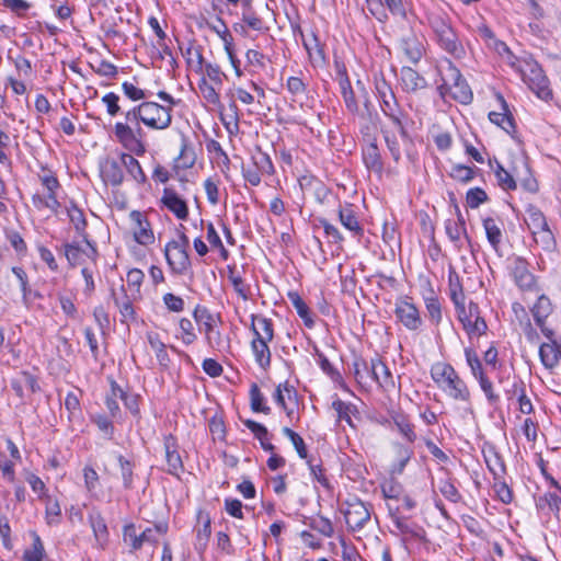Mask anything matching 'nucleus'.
Returning a JSON list of instances; mask_svg holds the SVG:
<instances>
[{"label": "nucleus", "mask_w": 561, "mask_h": 561, "mask_svg": "<svg viewBox=\"0 0 561 561\" xmlns=\"http://www.w3.org/2000/svg\"><path fill=\"white\" fill-rule=\"evenodd\" d=\"M431 377L435 385L449 398L460 402L470 401V390L455 368L445 362L434 363Z\"/></svg>", "instance_id": "1"}, {"label": "nucleus", "mask_w": 561, "mask_h": 561, "mask_svg": "<svg viewBox=\"0 0 561 561\" xmlns=\"http://www.w3.org/2000/svg\"><path fill=\"white\" fill-rule=\"evenodd\" d=\"M528 85V88L541 100L551 98L549 81L540 65L528 54L519 56L512 67Z\"/></svg>", "instance_id": "2"}, {"label": "nucleus", "mask_w": 561, "mask_h": 561, "mask_svg": "<svg viewBox=\"0 0 561 561\" xmlns=\"http://www.w3.org/2000/svg\"><path fill=\"white\" fill-rule=\"evenodd\" d=\"M440 75L443 82L439 85V91L443 96H449L461 104H469L472 101L470 87L450 60H446V66L440 69Z\"/></svg>", "instance_id": "3"}, {"label": "nucleus", "mask_w": 561, "mask_h": 561, "mask_svg": "<svg viewBox=\"0 0 561 561\" xmlns=\"http://www.w3.org/2000/svg\"><path fill=\"white\" fill-rule=\"evenodd\" d=\"M190 240L185 232L179 231L178 238L170 240L164 247V257L173 274L183 275L191 267L187 252Z\"/></svg>", "instance_id": "4"}, {"label": "nucleus", "mask_w": 561, "mask_h": 561, "mask_svg": "<svg viewBox=\"0 0 561 561\" xmlns=\"http://www.w3.org/2000/svg\"><path fill=\"white\" fill-rule=\"evenodd\" d=\"M116 140L130 153L144 156L146 146L141 140V128L134 129L129 124L116 122L114 125Z\"/></svg>", "instance_id": "5"}, {"label": "nucleus", "mask_w": 561, "mask_h": 561, "mask_svg": "<svg viewBox=\"0 0 561 561\" xmlns=\"http://www.w3.org/2000/svg\"><path fill=\"white\" fill-rule=\"evenodd\" d=\"M142 124L154 130H164L172 123L171 108L157 102H142Z\"/></svg>", "instance_id": "6"}, {"label": "nucleus", "mask_w": 561, "mask_h": 561, "mask_svg": "<svg viewBox=\"0 0 561 561\" xmlns=\"http://www.w3.org/2000/svg\"><path fill=\"white\" fill-rule=\"evenodd\" d=\"M457 317L470 337H479L483 335L488 329L484 319L480 316L478 305L472 301H470L468 306L457 310Z\"/></svg>", "instance_id": "7"}, {"label": "nucleus", "mask_w": 561, "mask_h": 561, "mask_svg": "<svg viewBox=\"0 0 561 561\" xmlns=\"http://www.w3.org/2000/svg\"><path fill=\"white\" fill-rule=\"evenodd\" d=\"M64 252L71 266H89L90 263L93 265L96 263L98 251L88 240H84L82 244L65 243Z\"/></svg>", "instance_id": "8"}, {"label": "nucleus", "mask_w": 561, "mask_h": 561, "mask_svg": "<svg viewBox=\"0 0 561 561\" xmlns=\"http://www.w3.org/2000/svg\"><path fill=\"white\" fill-rule=\"evenodd\" d=\"M394 314L397 320L410 331H416L423 324L420 311L410 297L397 299Z\"/></svg>", "instance_id": "9"}, {"label": "nucleus", "mask_w": 561, "mask_h": 561, "mask_svg": "<svg viewBox=\"0 0 561 561\" xmlns=\"http://www.w3.org/2000/svg\"><path fill=\"white\" fill-rule=\"evenodd\" d=\"M344 517L350 530L358 531L370 522V508L360 500L352 499L345 503Z\"/></svg>", "instance_id": "10"}, {"label": "nucleus", "mask_w": 561, "mask_h": 561, "mask_svg": "<svg viewBox=\"0 0 561 561\" xmlns=\"http://www.w3.org/2000/svg\"><path fill=\"white\" fill-rule=\"evenodd\" d=\"M123 541L129 547V552L134 553L142 548L145 543H156L157 538L153 536V529L147 527L138 531L135 524L129 523L123 527Z\"/></svg>", "instance_id": "11"}, {"label": "nucleus", "mask_w": 561, "mask_h": 561, "mask_svg": "<svg viewBox=\"0 0 561 561\" xmlns=\"http://www.w3.org/2000/svg\"><path fill=\"white\" fill-rule=\"evenodd\" d=\"M134 240L140 245H150L154 242V233L147 217L139 210L129 214Z\"/></svg>", "instance_id": "12"}, {"label": "nucleus", "mask_w": 561, "mask_h": 561, "mask_svg": "<svg viewBox=\"0 0 561 561\" xmlns=\"http://www.w3.org/2000/svg\"><path fill=\"white\" fill-rule=\"evenodd\" d=\"M445 232L458 251H461L466 244L468 247L471 245V240L467 233L465 218L459 210L457 211V219H446Z\"/></svg>", "instance_id": "13"}, {"label": "nucleus", "mask_w": 561, "mask_h": 561, "mask_svg": "<svg viewBox=\"0 0 561 561\" xmlns=\"http://www.w3.org/2000/svg\"><path fill=\"white\" fill-rule=\"evenodd\" d=\"M386 5L390 13L394 16L405 18V7L401 0H368V9L370 13L380 22L387 20V14L382 7Z\"/></svg>", "instance_id": "14"}, {"label": "nucleus", "mask_w": 561, "mask_h": 561, "mask_svg": "<svg viewBox=\"0 0 561 561\" xmlns=\"http://www.w3.org/2000/svg\"><path fill=\"white\" fill-rule=\"evenodd\" d=\"M101 178L105 184L118 186L124 180L122 153L117 158H108L101 163Z\"/></svg>", "instance_id": "15"}, {"label": "nucleus", "mask_w": 561, "mask_h": 561, "mask_svg": "<svg viewBox=\"0 0 561 561\" xmlns=\"http://www.w3.org/2000/svg\"><path fill=\"white\" fill-rule=\"evenodd\" d=\"M434 41L444 51L454 58L462 59L466 57V48L453 27Z\"/></svg>", "instance_id": "16"}, {"label": "nucleus", "mask_w": 561, "mask_h": 561, "mask_svg": "<svg viewBox=\"0 0 561 561\" xmlns=\"http://www.w3.org/2000/svg\"><path fill=\"white\" fill-rule=\"evenodd\" d=\"M275 402L286 412L289 419L294 417V405L297 404V391L288 382L279 383L274 391Z\"/></svg>", "instance_id": "17"}, {"label": "nucleus", "mask_w": 561, "mask_h": 561, "mask_svg": "<svg viewBox=\"0 0 561 561\" xmlns=\"http://www.w3.org/2000/svg\"><path fill=\"white\" fill-rule=\"evenodd\" d=\"M370 373L371 381H375L385 391H391L394 389L396 385L392 374L379 357L371 358Z\"/></svg>", "instance_id": "18"}, {"label": "nucleus", "mask_w": 561, "mask_h": 561, "mask_svg": "<svg viewBox=\"0 0 561 561\" xmlns=\"http://www.w3.org/2000/svg\"><path fill=\"white\" fill-rule=\"evenodd\" d=\"M401 49L411 62L417 64L425 53L424 37L411 32L401 39Z\"/></svg>", "instance_id": "19"}, {"label": "nucleus", "mask_w": 561, "mask_h": 561, "mask_svg": "<svg viewBox=\"0 0 561 561\" xmlns=\"http://www.w3.org/2000/svg\"><path fill=\"white\" fill-rule=\"evenodd\" d=\"M381 111L391 121L392 126L398 130L401 139L407 142L409 137L403 124L405 115L397 100L383 101L381 103Z\"/></svg>", "instance_id": "20"}, {"label": "nucleus", "mask_w": 561, "mask_h": 561, "mask_svg": "<svg viewBox=\"0 0 561 561\" xmlns=\"http://www.w3.org/2000/svg\"><path fill=\"white\" fill-rule=\"evenodd\" d=\"M161 203L178 219L185 220L188 216V207L186 202L172 188H164Z\"/></svg>", "instance_id": "21"}, {"label": "nucleus", "mask_w": 561, "mask_h": 561, "mask_svg": "<svg viewBox=\"0 0 561 561\" xmlns=\"http://www.w3.org/2000/svg\"><path fill=\"white\" fill-rule=\"evenodd\" d=\"M425 20L433 32V39L453 27L448 14L437 8L428 9L425 13Z\"/></svg>", "instance_id": "22"}, {"label": "nucleus", "mask_w": 561, "mask_h": 561, "mask_svg": "<svg viewBox=\"0 0 561 561\" xmlns=\"http://www.w3.org/2000/svg\"><path fill=\"white\" fill-rule=\"evenodd\" d=\"M89 524L95 539V546L104 549L108 542V529L100 511L92 510L90 512Z\"/></svg>", "instance_id": "23"}, {"label": "nucleus", "mask_w": 561, "mask_h": 561, "mask_svg": "<svg viewBox=\"0 0 561 561\" xmlns=\"http://www.w3.org/2000/svg\"><path fill=\"white\" fill-rule=\"evenodd\" d=\"M512 275L514 282L522 290H531L536 285L535 276L529 272L527 262L520 257L514 261Z\"/></svg>", "instance_id": "24"}, {"label": "nucleus", "mask_w": 561, "mask_h": 561, "mask_svg": "<svg viewBox=\"0 0 561 561\" xmlns=\"http://www.w3.org/2000/svg\"><path fill=\"white\" fill-rule=\"evenodd\" d=\"M393 526L397 529V533L402 536L403 541L417 539L421 540L424 538L425 531L424 529L415 524L410 522L408 518L393 516L392 517Z\"/></svg>", "instance_id": "25"}, {"label": "nucleus", "mask_w": 561, "mask_h": 561, "mask_svg": "<svg viewBox=\"0 0 561 561\" xmlns=\"http://www.w3.org/2000/svg\"><path fill=\"white\" fill-rule=\"evenodd\" d=\"M41 183L43 187L46 190L47 199L45 201L47 209L51 211H57L60 204L57 199L56 191L59 188V182L56 176L51 174L50 171L45 172L43 175H39Z\"/></svg>", "instance_id": "26"}, {"label": "nucleus", "mask_w": 561, "mask_h": 561, "mask_svg": "<svg viewBox=\"0 0 561 561\" xmlns=\"http://www.w3.org/2000/svg\"><path fill=\"white\" fill-rule=\"evenodd\" d=\"M251 330L256 340L270 341L274 339L273 323L263 316L251 314Z\"/></svg>", "instance_id": "27"}, {"label": "nucleus", "mask_w": 561, "mask_h": 561, "mask_svg": "<svg viewBox=\"0 0 561 561\" xmlns=\"http://www.w3.org/2000/svg\"><path fill=\"white\" fill-rule=\"evenodd\" d=\"M400 82L404 91L415 92L426 87V80L413 68L402 67L400 70Z\"/></svg>", "instance_id": "28"}, {"label": "nucleus", "mask_w": 561, "mask_h": 561, "mask_svg": "<svg viewBox=\"0 0 561 561\" xmlns=\"http://www.w3.org/2000/svg\"><path fill=\"white\" fill-rule=\"evenodd\" d=\"M539 357L542 365L552 370L561 360V346L557 342L542 343L539 347Z\"/></svg>", "instance_id": "29"}, {"label": "nucleus", "mask_w": 561, "mask_h": 561, "mask_svg": "<svg viewBox=\"0 0 561 561\" xmlns=\"http://www.w3.org/2000/svg\"><path fill=\"white\" fill-rule=\"evenodd\" d=\"M168 472L179 477L183 472L182 458L176 449L175 442L169 437L164 442Z\"/></svg>", "instance_id": "30"}, {"label": "nucleus", "mask_w": 561, "mask_h": 561, "mask_svg": "<svg viewBox=\"0 0 561 561\" xmlns=\"http://www.w3.org/2000/svg\"><path fill=\"white\" fill-rule=\"evenodd\" d=\"M503 112H490L489 119L494 125L501 127L507 134H512L515 130V124L512 115L508 113L507 104L505 100L499 96Z\"/></svg>", "instance_id": "31"}, {"label": "nucleus", "mask_w": 561, "mask_h": 561, "mask_svg": "<svg viewBox=\"0 0 561 561\" xmlns=\"http://www.w3.org/2000/svg\"><path fill=\"white\" fill-rule=\"evenodd\" d=\"M270 341L256 340L251 341V350L254 355L255 363L264 370L271 366V350L268 346Z\"/></svg>", "instance_id": "32"}, {"label": "nucleus", "mask_w": 561, "mask_h": 561, "mask_svg": "<svg viewBox=\"0 0 561 561\" xmlns=\"http://www.w3.org/2000/svg\"><path fill=\"white\" fill-rule=\"evenodd\" d=\"M193 316L198 324L199 332L204 334L211 333V330L217 327V318L204 307H196Z\"/></svg>", "instance_id": "33"}, {"label": "nucleus", "mask_w": 561, "mask_h": 561, "mask_svg": "<svg viewBox=\"0 0 561 561\" xmlns=\"http://www.w3.org/2000/svg\"><path fill=\"white\" fill-rule=\"evenodd\" d=\"M339 218L343 227L353 232L354 236H360L363 233V228L359 225L351 205L340 208Z\"/></svg>", "instance_id": "34"}, {"label": "nucleus", "mask_w": 561, "mask_h": 561, "mask_svg": "<svg viewBox=\"0 0 561 561\" xmlns=\"http://www.w3.org/2000/svg\"><path fill=\"white\" fill-rule=\"evenodd\" d=\"M392 423L399 431V433L409 442L414 443L416 434L414 432V425L410 422L407 415L402 413H393L391 415Z\"/></svg>", "instance_id": "35"}, {"label": "nucleus", "mask_w": 561, "mask_h": 561, "mask_svg": "<svg viewBox=\"0 0 561 561\" xmlns=\"http://www.w3.org/2000/svg\"><path fill=\"white\" fill-rule=\"evenodd\" d=\"M123 169L133 178L137 183H144L146 175L140 167V163L130 153H122Z\"/></svg>", "instance_id": "36"}, {"label": "nucleus", "mask_w": 561, "mask_h": 561, "mask_svg": "<svg viewBox=\"0 0 561 561\" xmlns=\"http://www.w3.org/2000/svg\"><path fill=\"white\" fill-rule=\"evenodd\" d=\"M363 159L365 165L370 171L376 173H380L382 171V161L380 157L379 149L376 144H369L363 152Z\"/></svg>", "instance_id": "37"}, {"label": "nucleus", "mask_w": 561, "mask_h": 561, "mask_svg": "<svg viewBox=\"0 0 561 561\" xmlns=\"http://www.w3.org/2000/svg\"><path fill=\"white\" fill-rule=\"evenodd\" d=\"M484 460L490 472L495 477H501L505 472L504 462L494 447L483 451Z\"/></svg>", "instance_id": "38"}, {"label": "nucleus", "mask_w": 561, "mask_h": 561, "mask_svg": "<svg viewBox=\"0 0 561 561\" xmlns=\"http://www.w3.org/2000/svg\"><path fill=\"white\" fill-rule=\"evenodd\" d=\"M526 224L531 233L548 227V222L543 213L536 206H528L526 209Z\"/></svg>", "instance_id": "39"}, {"label": "nucleus", "mask_w": 561, "mask_h": 561, "mask_svg": "<svg viewBox=\"0 0 561 561\" xmlns=\"http://www.w3.org/2000/svg\"><path fill=\"white\" fill-rule=\"evenodd\" d=\"M552 311V306L548 297L541 295L534 307L531 308L533 317L538 327H542L545 320L549 317Z\"/></svg>", "instance_id": "40"}, {"label": "nucleus", "mask_w": 561, "mask_h": 561, "mask_svg": "<svg viewBox=\"0 0 561 561\" xmlns=\"http://www.w3.org/2000/svg\"><path fill=\"white\" fill-rule=\"evenodd\" d=\"M147 340L151 350L154 352L159 364L162 367H168L170 358L165 348V344L159 339V335L157 333L150 332L147 334Z\"/></svg>", "instance_id": "41"}, {"label": "nucleus", "mask_w": 561, "mask_h": 561, "mask_svg": "<svg viewBox=\"0 0 561 561\" xmlns=\"http://www.w3.org/2000/svg\"><path fill=\"white\" fill-rule=\"evenodd\" d=\"M332 408L336 412L340 421H345L351 427H355L352 416L356 415L358 412L354 404L336 399L332 402Z\"/></svg>", "instance_id": "42"}, {"label": "nucleus", "mask_w": 561, "mask_h": 561, "mask_svg": "<svg viewBox=\"0 0 561 561\" xmlns=\"http://www.w3.org/2000/svg\"><path fill=\"white\" fill-rule=\"evenodd\" d=\"M241 19L242 22L250 28L263 32L266 30L264 25V21L253 11L252 0H249V4L247 7H241Z\"/></svg>", "instance_id": "43"}, {"label": "nucleus", "mask_w": 561, "mask_h": 561, "mask_svg": "<svg viewBox=\"0 0 561 561\" xmlns=\"http://www.w3.org/2000/svg\"><path fill=\"white\" fill-rule=\"evenodd\" d=\"M483 228L491 247L497 251L503 237L500 226L495 219L489 217L483 219Z\"/></svg>", "instance_id": "44"}, {"label": "nucleus", "mask_w": 561, "mask_h": 561, "mask_svg": "<svg viewBox=\"0 0 561 561\" xmlns=\"http://www.w3.org/2000/svg\"><path fill=\"white\" fill-rule=\"evenodd\" d=\"M394 449H396L397 459L392 463L390 472L392 474H401L403 472L407 463L411 459L413 451H412V449H410L401 444H396Z\"/></svg>", "instance_id": "45"}, {"label": "nucleus", "mask_w": 561, "mask_h": 561, "mask_svg": "<svg viewBox=\"0 0 561 561\" xmlns=\"http://www.w3.org/2000/svg\"><path fill=\"white\" fill-rule=\"evenodd\" d=\"M304 46L314 64H323L325 61V55L322 46L319 43L318 37L311 34L308 38L304 39Z\"/></svg>", "instance_id": "46"}, {"label": "nucleus", "mask_w": 561, "mask_h": 561, "mask_svg": "<svg viewBox=\"0 0 561 561\" xmlns=\"http://www.w3.org/2000/svg\"><path fill=\"white\" fill-rule=\"evenodd\" d=\"M449 293L450 298L456 307V311L461 309V307H466V297L462 291L459 278L456 274L453 273L449 274Z\"/></svg>", "instance_id": "47"}, {"label": "nucleus", "mask_w": 561, "mask_h": 561, "mask_svg": "<svg viewBox=\"0 0 561 561\" xmlns=\"http://www.w3.org/2000/svg\"><path fill=\"white\" fill-rule=\"evenodd\" d=\"M288 298L296 309L298 316L305 321V324L309 328L313 325V320L310 316V310L304 299L299 296L298 293H288Z\"/></svg>", "instance_id": "48"}, {"label": "nucleus", "mask_w": 561, "mask_h": 561, "mask_svg": "<svg viewBox=\"0 0 561 561\" xmlns=\"http://www.w3.org/2000/svg\"><path fill=\"white\" fill-rule=\"evenodd\" d=\"M354 377L358 385L362 387H366L369 385V380H371L370 373V362H366L362 358L356 359L353 363Z\"/></svg>", "instance_id": "49"}, {"label": "nucleus", "mask_w": 561, "mask_h": 561, "mask_svg": "<svg viewBox=\"0 0 561 561\" xmlns=\"http://www.w3.org/2000/svg\"><path fill=\"white\" fill-rule=\"evenodd\" d=\"M228 278H229L231 285L233 286V289L236 290V293L243 300H248L249 299L250 287L243 280L241 273L237 268H234V267H229Z\"/></svg>", "instance_id": "50"}, {"label": "nucleus", "mask_w": 561, "mask_h": 561, "mask_svg": "<svg viewBox=\"0 0 561 561\" xmlns=\"http://www.w3.org/2000/svg\"><path fill=\"white\" fill-rule=\"evenodd\" d=\"M396 131L398 133V130L394 127L392 129H389L387 127L382 129L383 138L390 151V154L392 159L396 162H398L401 159V148L399 139L396 136Z\"/></svg>", "instance_id": "51"}, {"label": "nucleus", "mask_w": 561, "mask_h": 561, "mask_svg": "<svg viewBox=\"0 0 561 561\" xmlns=\"http://www.w3.org/2000/svg\"><path fill=\"white\" fill-rule=\"evenodd\" d=\"M112 394L113 397H119L134 415L139 413L137 397L126 393L115 381L112 382Z\"/></svg>", "instance_id": "52"}, {"label": "nucleus", "mask_w": 561, "mask_h": 561, "mask_svg": "<svg viewBox=\"0 0 561 561\" xmlns=\"http://www.w3.org/2000/svg\"><path fill=\"white\" fill-rule=\"evenodd\" d=\"M250 401L251 409L254 412H262L265 414H268L271 412V408L265 404V398L256 383L251 385Z\"/></svg>", "instance_id": "53"}, {"label": "nucleus", "mask_w": 561, "mask_h": 561, "mask_svg": "<svg viewBox=\"0 0 561 561\" xmlns=\"http://www.w3.org/2000/svg\"><path fill=\"white\" fill-rule=\"evenodd\" d=\"M45 551L43 542L37 534H33V543L32 546L24 551L23 560L24 561H42L44 558Z\"/></svg>", "instance_id": "54"}, {"label": "nucleus", "mask_w": 561, "mask_h": 561, "mask_svg": "<svg viewBox=\"0 0 561 561\" xmlns=\"http://www.w3.org/2000/svg\"><path fill=\"white\" fill-rule=\"evenodd\" d=\"M179 337L185 345L193 344L197 340L193 322L187 318H181L179 321Z\"/></svg>", "instance_id": "55"}, {"label": "nucleus", "mask_w": 561, "mask_h": 561, "mask_svg": "<svg viewBox=\"0 0 561 561\" xmlns=\"http://www.w3.org/2000/svg\"><path fill=\"white\" fill-rule=\"evenodd\" d=\"M252 164L255 165L264 175L274 173V165L270 156L261 150L252 154Z\"/></svg>", "instance_id": "56"}, {"label": "nucleus", "mask_w": 561, "mask_h": 561, "mask_svg": "<svg viewBox=\"0 0 561 561\" xmlns=\"http://www.w3.org/2000/svg\"><path fill=\"white\" fill-rule=\"evenodd\" d=\"M198 89L207 103L221 107L219 93L206 79L201 80Z\"/></svg>", "instance_id": "57"}, {"label": "nucleus", "mask_w": 561, "mask_h": 561, "mask_svg": "<svg viewBox=\"0 0 561 561\" xmlns=\"http://www.w3.org/2000/svg\"><path fill=\"white\" fill-rule=\"evenodd\" d=\"M45 514L48 525H57L60 522L61 510L57 500L46 496L45 499Z\"/></svg>", "instance_id": "58"}, {"label": "nucleus", "mask_w": 561, "mask_h": 561, "mask_svg": "<svg viewBox=\"0 0 561 561\" xmlns=\"http://www.w3.org/2000/svg\"><path fill=\"white\" fill-rule=\"evenodd\" d=\"M206 230H207L206 239L209 242L210 247L214 250H218L220 255L226 260L228 257V251L224 247L222 241H221L214 224L207 222Z\"/></svg>", "instance_id": "59"}, {"label": "nucleus", "mask_w": 561, "mask_h": 561, "mask_svg": "<svg viewBox=\"0 0 561 561\" xmlns=\"http://www.w3.org/2000/svg\"><path fill=\"white\" fill-rule=\"evenodd\" d=\"M490 48L494 49L496 54L502 58L503 62H505L511 68L516 64L519 56H515L512 50L508 48V46L499 39H495L492 43V46H489Z\"/></svg>", "instance_id": "60"}, {"label": "nucleus", "mask_w": 561, "mask_h": 561, "mask_svg": "<svg viewBox=\"0 0 561 561\" xmlns=\"http://www.w3.org/2000/svg\"><path fill=\"white\" fill-rule=\"evenodd\" d=\"M536 243L540 244L543 250L552 251L556 248L554 234L550 230L549 226L542 230H538L533 233Z\"/></svg>", "instance_id": "61"}, {"label": "nucleus", "mask_w": 561, "mask_h": 561, "mask_svg": "<svg viewBox=\"0 0 561 561\" xmlns=\"http://www.w3.org/2000/svg\"><path fill=\"white\" fill-rule=\"evenodd\" d=\"M340 85H341V92H342V96H343L346 108L351 113H357L358 104L355 100V94H354V91L352 90L350 81L347 79L342 80Z\"/></svg>", "instance_id": "62"}, {"label": "nucleus", "mask_w": 561, "mask_h": 561, "mask_svg": "<svg viewBox=\"0 0 561 561\" xmlns=\"http://www.w3.org/2000/svg\"><path fill=\"white\" fill-rule=\"evenodd\" d=\"M495 176L499 185L505 191H512L516 188V182L512 174L506 171L502 164L496 161V168L494 169Z\"/></svg>", "instance_id": "63"}, {"label": "nucleus", "mask_w": 561, "mask_h": 561, "mask_svg": "<svg viewBox=\"0 0 561 561\" xmlns=\"http://www.w3.org/2000/svg\"><path fill=\"white\" fill-rule=\"evenodd\" d=\"M465 356H466L467 364L470 367L472 376L477 380L481 379V377H484L485 375H484V371L482 368V364H481V360L478 357L477 353L471 348H466Z\"/></svg>", "instance_id": "64"}]
</instances>
